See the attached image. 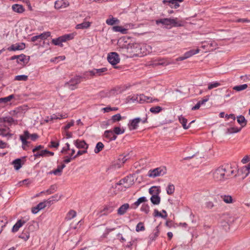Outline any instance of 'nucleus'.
<instances>
[{
    "mask_svg": "<svg viewBox=\"0 0 250 250\" xmlns=\"http://www.w3.org/2000/svg\"><path fill=\"white\" fill-rule=\"evenodd\" d=\"M73 34H65L62 36L59 37L56 39H53L52 40V43L55 45H59L61 47L63 46L62 43L65 42L74 38Z\"/></svg>",
    "mask_w": 250,
    "mask_h": 250,
    "instance_id": "nucleus-1",
    "label": "nucleus"
},
{
    "mask_svg": "<svg viewBox=\"0 0 250 250\" xmlns=\"http://www.w3.org/2000/svg\"><path fill=\"white\" fill-rule=\"evenodd\" d=\"M213 179L216 182H223L226 180L223 167L217 168L212 173Z\"/></svg>",
    "mask_w": 250,
    "mask_h": 250,
    "instance_id": "nucleus-2",
    "label": "nucleus"
},
{
    "mask_svg": "<svg viewBox=\"0 0 250 250\" xmlns=\"http://www.w3.org/2000/svg\"><path fill=\"white\" fill-rule=\"evenodd\" d=\"M167 173L166 167H159L150 170L148 171V176L150 177L155 178L158 176H163Z\"/></svg>",
    "mask_w": 250,
    "mask_h": 250,
    "instance_id": "nucleus-3",
    "label": "nucleus"
},
{
    "mask_svg": "<svg viewBox=\"0 0 250 250\" xmlns=\"http://www.w3.org/2000/svg\"><path fill=\"white\" fill-rule=\"evenodd\" d=\"M83 77L76 76L72 78L69 82L65 83L64 86L72 90H74L77 88V85L81 83V79Z\"/></svg>",
    "mask_w": 250,
    "mask_h": 250,
    "instance_id": "nucleus-4",
    "label": "nucleus"
},
{
    "mask_svg": "<svg viewBox=\"0 0 250 250\" xmlns=\"http://www.w3.org/2000/svg\"><path fill=\"white\" fill-rule=\"evenodd\" d=\"M222 167L225 173L226 180L229 179L231 177L236 176V169L233 168L229 166H222Z\"/></svg>",
    "mask_w": 250,
    "mask_h": 250,
    "instance_id": "nucleus-5",
    "label": "nucleus"
},
{
    "mask_svg": "<svg viewBox=\"0 0 250 250\" xmlns=\"http://www.w3.org/2000/svg\"><path fill=\"white\" fill-rule=\"evenodd\" d=\"M108 62L112 65H115L120 62L119 56L116 52H110L107 57Z\"/></svg>",
    "mask_w": 250,
    "mask_h": 250,
    "instance_id": "nucleus-6",
    "label": "nucleus"
},
{
    "mask_svg": "<svg viewBox=\"0 0 250 250\" xmlns=\"http://www.w3.org/2000/svg\"><path fill=\"white\" fill-rule=\"evenodd\" d=\"M107 70L106 67H103L100 69H94L92 70L87 71L84 74L86 76L89 75L90 76H100L103 73L106 72Z\"/></svg>",
    "mask_w": 250,
    "mask_h": 250,
    "instance_id": "nucleus-7",
    "label": "nucleus"
},
{
    "mask_svg": "<svg viewBox=\"0 0 250 250\" xmlns=\"http://www.w3.org/2000/svg\"><path fill=\"white\" fill-rule=\"evenodd\" d=\"M131 100L133 101H137L140 103H143L144 102L146 103H150V101L152 100V98L151 97L146 96L144 94H141L140 95H137L136 98L132 97Z\"/></svg>",
    "mask_w": 250,
    "mask_h": 250,
    "instance_id": "nucleus-8",
    "label": "nucleus"
},
{
    "mask_svg": "<svg viewBox=\"0 0 250 250\" xmlns=\"http://www.w3.org/2000/svg\"><path fill=\"white\" fill-rule=\"evenodd\" d=\"M66 117L65 115H62L60 114H53L50 116V117H47V118L44 120L45 123L49 124L54 123V121L58 119H61L62 118H65Z\"/></svg>",
    "mask_w": 250,
    "mask_h": 250,
    "instance_id": "nucleus-9",
    "label": "nucleus"
},
{
    "mask_svg": "<svg viewBox=\"0 0 250 250\" xmlns=\"http://www.w3.org/2000/svg\"><path fill=\"white\" fill-rule=\"evenodd\" d=\"M50 35L51 33L50 32H44L40 35L32 37L31 38V41L33 42H34L36 41L40 40V42H41V40L47 39L48 37H50Z\"/></svg>",
    "mask_w": 250,
    "mask_h": 250,
    "instance_id": "nucleus-10",
    "label": "nucleus"
},
{
    "mask_svg": "<svg viewBox=\"0 0 250 250\" xmlns=\"http://www.w3.org/2000/svg\"><path fill=\"white\" fill-rule=\"evenodd\" d=\"M243 126H227L226 129V134L229 135L237 133L241 130Z\"/></svg>",
    "mask_w": 250,
    "mask_h": 250,
    "instance_id": "nucleus-11",
    "label": "nucleus"
},
{
    "mask_svg": "<svg viewBox=\"0 0 250 250\" xmlns=\"http://www.w3.org/2000/svg\"><path fill=\"white\" fill-rule=\"evenodd\" d=\"M69 5V2L66 0H58L55 2V8L57 9L65 8Z\"/></svg>",
    "mask_w": 250,
    "mask_h": 250,
    "instance_id": "nucleus-12",
    "label": "nucleus"
},
{
    "mask_svg": "<svg viewBox=\"0 0 250 250\" xmlns=\"http://www.w3.org/2000/svg\"><path fill=\"white\" fill-rule=\"evenodd\" d=\"M147 118L141 119L137 117L135 119L130 120L127 125H137L138 124H144L147 123Z\"/></svg>",
    "mask_w": 250,
    "mask_h": 250,
    "instance_id": "nucleus-13",
    "label": "nucleus"
},
{
    "mask_svg": "<svg viewBox=\"0 0 250 250\" xmlns=\"http://www.w3.org/2000/svg\"><path fill=\"white\" fill-rule=\"evenodd\" d=\"M74 144L79 149L83 148L87 150L88 147V145L84 140H76L74 141Z\"/></svg>",
    "mask_w": 250,
    "mask_h": 250,
    "instance_id": "nucleus-14",
    "label": "nucleus"
},
{
    "mask_svg": "<svg viewBox=\"0 0 250 250\" xmlns=\"http://www.w3.org/2000/svg\"><path fill=\"white\" fill-rule=\"evenodd\" d=\"M25 45L24 43H16L12 44L8 49L9 51L21 50L25 48Z\"/></svg>",
    "mask_w": 250,
    "mask_h": 250,
    "instance_id": "nucleus-15",
    "label": "nucleus"
},
{
    "mask_svg": "<svg viewBox=\"0 0 250 250\" xmlns=\"http://www.w3.org/2000/svg\"><path fill=\"white\" fill-rule=\"evenodd\" d=\"M9 123L11 124H17V120H14L10 116L0 118V123Z\"/></svg>",
    "mask_w": 250,
    "mask_h": 250,
    "instance_id": "nucleus-16",
    "label": "nucleus"
},
{
    "mask_svg": "<svg viewBox=\"0 0 250 250\" xmlns=\"http://www.w3.org/2000/svg\"><path fill=\"white\" fill-rule=\"evenodd\" d=\"M46 207V205L45 202H41L38 204L36 207H34L32 208V212L33 214H36L38 213L40 210Z\"/></svg>",
    "mask_w": 250,
    "mask_h": 250,
    "instance_id": "nucleus-17",
    "label": "nucleus"
},
{
    "mask_svg": "<svg viewBox=\"0 0 250 250\" xmlns=\"http://www.w3.org/2000/svg\"><path fill=\"white\" fill-rule=\"evenodd\" d=\"M129 208V205L128 203H125L122 205L118 209L117 213L119 215H123L126 212L127 210Z\"/></svg>",
    "mask_w": 250,
    "mask_h": 250,
    "instance_id": "nucleus-18",
    "label": "nucleus"
},
{
    "mask_svg": "<svg viewBox=\"0 0 250 250\" xmlns=\"http://www.w3.org/2000/svg\"><path fill=\"white\" fill-rule=\"evenodd\" d=\"M104 136L105 138L108 139L110 141L115 140L117 138V136L115 134H114V132L112 130H106L104 131Z\"/></svg>",
    "mask_w": 250,
    "mask_h": 250,
    "instance_id": "nucleus-19",
    "label": "nucleus"
},
{
    "mask_svg": "<svg viewBox=\"0 0 250 250\" xmlns=\"http://www.w3.org/2000/svg\"><path fill=\"white\" fill-rule=\"evenodd\" d=\"M125 117H122L120 114H117L112 116L111 119L108 121V123L106 124L107 125L109 124H114L116 122L119 121L122 119H124Z\"/></svg>",
    "mask_w": 250,
    "mask_h": 250,
    "instance_id": "nucleus-20",
    "label": "nucleus"
},
{
    "mask_svg": "<svg viewBox=\"0 0 250 250\" xmlns=\"http://www.w3.org/2000/svg\"><path fill=\"white\" fill-rule=\"evenodd\" d=\"M26 222L24 220H19L13 226L12 231L13 232H16L18 231L19 229L22 227Z\"/></svg>",
    "mask_w": 250,
    "mask_h": 250,
    "instance_id": "nucleus-21",
    "label": "nucleus"
},
{
    "mask_svg": "<svg viewBox=\"0 0 250 250\" xmlns=\"http://www.w3.org/2000/svg\"><path fill=\"white\" fill-rule=\"evenodd\" d=\"M15 97L13 94L10 95L9 96L0 98V105L1 106H4V104L10 102L12 99Z\"/></svg>",
    "mask_w": 250,
    "mask_h": 250,
    "instance_id": "nucleus-22",
    "label": "nucleus"
},
{
    "mask_svg": "<svg viewBox=\"0 0 250 250\" xmlns=\"http://www.w3.org/2000/svg\"><path fill=\"white\" fill-rule=\"evenodd\" d=\"M129 178L128 176H126V177H125L124 178L120 180L119 182L118 183H117V185H124V188H129L132 185L131 182H130L129 183H127V181H128Z\"/></svg>",
    "mask_w": 250,
    "mask_h": 250,
    "instance_id": "nucleus-23",
    "label": "nucleus"
},
{
    "mask_svg": "<svg viewBox=\"0 0 250 250\" xmlns=\"http://www.w3.org/2000/svg\"><path fill=\"white\" fill-rule=\"evenodd\" d=\"M12 9L14 12L18 13H21L24 11V8L23 6L18 4L13 5Z\"/></svg>",
    "mask_w": 250,
    "mask_h": 250,
    "instance_id": "nucleus-24",
    "label": "nucleus"
},
{
    "mask_svg": "<svg viewBox=\"0 0 250 250\" xmlns=\"http://www.w3.org/2000/svg\"><path fill=\"white\" fill-rule=\"evenodd\" d=\"M11 114L17 118H20L23 116V111L20 108H18L11 111Z\"/></svg>",
    "mask_w": 250,
    "mask_h": 250,
    "instance_id": "nucleus-25",
    "label": "nucleus"
},
{
    "mask_svg": "<svg viewBox=\"0 0 250 250\" xmlns=\"http://www.w3.org/2000/svg\"><path fill=\"white\" fill-rule=\"evenodd\" d=\"M161 192L160 188L156 186H153L149 189V193L153 195H159Z\"/></svg>",
    "mask_w": 250,
    "mask_h": 250,
    "instance_id": "nucleus-26",
    "label": "nucleus"
},
{
    "mask_svg": "<svg viewBox=\"0 0 250 250\" xmlns=\"http://www.w3.org/2000/svg\"><path fill=\"white\" fill-rule=\"evenodd\" d=\"M29 58H30L29 56H26L24 54H21L19 55L18 63H20L21 62H23V63H27L29 62Z\"/></svg>",
    "mask_w": 250,
    "mask_h": 250,
    "instance_id": "nucleus-27",
    "label": "nucleus"
},
{
    "mask_svg": "<svg viewBox=\"0 0 250 250\" xmlns=\"http://www.w3.org/2000/svg\"><path fill=\"white\" fill-rule=\"evenodd\" d=\"M30 237V233L28 230L24 229L22 232L19 235V237L24 241H27Z\"/></svg>",
    "mask_w": 250,
    "mask_h": 250,
    "instance_id": "nucleus-28",
    "label": "nucleus"
},
{
    "mask_svg": "<svg viewBox=\"0 0 250 250\" xmlns=\"http://www.w3.org/2000/svg\"><path fill=\"white\" fill-rule=\"evenodd\" d=\"M170 18H164L156 21V23L159 24L161 23L163 25H170Z\"/></svg>",
    "mask_w": 250,
    "mask_h": 250,
    "instance_id": "nucleus-29",
    "label": "nucleus"
},
{
    "mask_svg": "<svg viewBox=\"0 0 250 250\" xmlns=\"http://www.w3.org/2000/svg\"><path fill=\"white\" fill-rule=\"evenodd\" d=\"M112 30L115 32H119L123 34H126L127 32V30L125 28H123L122 26H113Z\"/></svg>",
    "mask_w": 250,
    "mask_h": 250,
    "instance_id": "nucleus-30",
    "label": "nucleus"
},
{
    "mask_svg": "<svg viewBox=\"0 0 250 250\" xmlns=\"http://www.w3.org/2000/svg\"><path fill=\"white\" fill-rule=\"evenodd\" d=\"M178 19H170V25H172L174 27H180L183 25L182 21H178Z\"/></svg>",
    "mask_w": 250,
    "mask_h": 250,
    "instance_id": "nucleus-31",
    "label": "nucleus"
},
{
    "mask_svg": "<svg viewBox=\"0 0 250 250\" xmlns=\"http://www.w3.org/2000/svg\"><path fill=\"white\" fill-rule=\"evenodd\" d=\"M178 19H170V25H172L174 27H180L183 25L182 21H178Z\"/></svg>",
    "mask_w": 250,
    "mask_h": 250,
    "instance_id": "nucleus-32",
    "label": "nucleus"
},
{
    "mask_svg": "<svg viewBox=\"0 0 250 250\" xmlns=\"http://www.w3.org/2000/svg\"><path fill=\"white\" fill-rule=\"evenodd\" d=\"M161 200V198L159 195H153L150 198V201L154 205H158Z\"/></svg>",
    "mask_w": 250,
    "mask_h": 250,
    "instance_id": "nucleus-33",
    "label": "nucleus"
},
{
    "mask_svg": "<svg viewBox=\"0 0 250 250\" xmlns=\"http://www.w3.org/2000/svg\"><path fill=\"white\" fill-rule=\"evenodd\" d=\"M9 132L7 126H0V135L6 136L9 134Z\"/></svg>",
    "mask_w": 250,
    "mask_h": 250,
    "instance_id": "nucleus-34",
    "label": "nucleus"
},
{
    "mask_svg": "<svg viewBox=\"0 0 250 250\" xmlns=\"http://www.w3.org/2000/svg\"><path fill=\"white\" fill-rule=\"evenodd\" d=\"M159 234V226H157L153 230L152 234L150 235L149 237L151 240H155Z\"/></svg>",
    "mask_w": 250,
    "mask_h": 250,
    "instance_id": "nucleus-35",
    "label": "nucleus"
},
{
    "mask_svg": "<svg viewBox=\"0 0 250 250\" xmlns=\"http://www.w3.org/2000/svg\"><path fill=\"white\" fill-rule=\"evenodd\" d=\"M21 159L19 158L15 159L13 161L12 164L14 165V167L16 170H19L21 167Z\"/></svg>",
    "mask_w": 250,
    "mask_h": 250,
    "instance_id": "nucleus-36",
    "label": "nucleus"
},
{
    "mask_svg": "<svg viewBox=\"0 0 250 250\" xmlns=\"http://www.w3.org/2000/svg\"><path fill=\"white\" fill-rule=\"evenodd\" d=\"M119 22V20L113 17L111 18L108 19L106 21V23L108 25H113L115 24H118Z\"/></svg>",
    "mask_w": 250,
    "mask_h": 250,
    "instance_id": "nucleus-37",
    "label": "nucleus"
},
{
    "mask_svg": "<svg viewBox=\"0 0 250 250\" xmlns=\"http://www.w3.org/2000/svg\"><path fill=\"white\" fill-rule=\"evenodd\" d=\"M220 197L225 203L227 204L232 203V198L230 195H222L220 196Z\"/></svg>",
    "mask_w": 250,
    "mask_h": 250,
    "instance_id": "nucleus-38",
    "label": "nucleus"
},
{
    "mask_svg": "<svg viewBox=\"0 0 250 250\" xmlns=\"http://www.w3.org/2000/svg\"><path fill=\"white\" fill-rule=\"evenodd\" d=\"M199 52V49H196V50H190L187 52H186L184 55L187 59L191 57L193 55H195Z\"/></svg>",
    "mask_w": 250,
    "mask_h": 250,
    "instance_id": "nucleus-39",
    "label": "nucleus"
},
{
    "mask_svg": "<svg viewBox=\"0 0 250 250\" xmlns=\"http://www.w3.org/2000/svg\"><path fill=\"white\" fill-rule=\"evenodd\" d=\"M113 210V208L111 206H106L102 210L101 212L103 215H106L111 213Z\"/></svg>",
    "mask_w": 250,
    "mask_h": 250,
    "instance_id": "nucleus-40",
    "label": "nucleus"
},
{
    "mask_svg": "<svg viewBox=\"0 0 250 250\" xmlns=\"http://www.w3.org/2000/svg\"><path fill=\"white\" fill-rule=\"evenodd\" d=\"M90 22H83L82 23L78 24L76 25L77 29H85L87 28L90 26Z\"/></svg>",
    "mask_w": 250,
    "mask_h": 250,
    "instance_id": "nucleus-41",
    "label": "nucleus"
},
{
    "mask_svg": "<svg viewBox=\"0 0 250 250\" xmlns=\"http://www.w3.org/2000/svg\"><path fill=\"white\" fill-rule=\"evenodd\" d=\"M57 189V187L55 185H53L50 186V188L46 190V191H42L41 193H47L48 194H50L53 193L55 191H56Z\"/></svg>",
    "mask_w": 250,
    "mask_h": 250,
    "instance_id": "nucleus-42",
    "label": "nucleus"
},
{
    "mask_svg": "<svg viewBox=\"0 0 250 250\" xmlns=\"http://www.w3.org/2000/svg\"><path fill=\"white\" fill-rule=\"evenodd\" d=\"M175 191V187L173 184H168L167 188V193L168 195L172 194Z\"/></svg>",
    "mask_w": 250,
    "mask_h": 250,
    "instance_id": "nucleus-43",
    "label": "nucleus"
},
{
    "mask_svg": "<svg viewBox=\"0 0 250 250\" xmlns=\"http://www.w3.org/2000/svg\"><path fill=\"white\" fill-rule=\"evenodd\" d=\"M206 46H207V47H209V48L212 47V48H210V49L211 50H212L215 49H216L217 48V44L214 41H211V42H210L208 43L206 45ZM205 46H206V45L202 46V47L203 48H205Z\"/></svg>",
    "mask_w": 250,
    "mask_h": 250,
    "instance_id": "nucleus-44",
    "label": "nucleus"
},
{
    "mask_svg": "<svg viewBox=\"0 0 250 250\" xmlns=\"http://www.w3.org/2000/svg\"><path fill=\"white\" fill-rule=\"evenodd\" d=\"M104 147V145L102 142H98L97 144L96 147L94 149L95 153H98L99 152L102 151V150L103 149Z\"/></svg>",
    "mask_w": 250,
    "mask_h": 250,
    "instance_id": "nucleus-45",
    "label": "nucleus"
},
{
    "mask_svg": "<svg viewBox=\"0 0 250 250\" xmlns=\"http://www.w3.org/2000/svg\"><path fill=\"white\" fill-rule=\"evenodd\" d=\"M248 87L247 84H243L241 85H236L233 87V89L237 91H240L246 89Z\"/></svg>",
    "mask_w": 250,
    "mask_h": 250,
    "instance_id": "nucleus-46",
    "label": "nucleus"
},
{
    "mask_svg": "<svg viewBox=\"0 0 250 250\" xmlns=\"http://www.w3.org/2000/svg\"><path fill=\"white\" fill-rule=\"evenodd\" d=\"M112 131L114 132V134L119 135L124 133L125 132V129L121 128L120 126H116L114 127Z\"/></svg>",
    "mask_w": 250,
    "mask_h": 250,
    "instance_id": "nucleus-47",
    "label": "nucleus"
},
{
    "mask_svg": "<svg viewBox=\"0 0 250 250\" xmlns=\"http://www.w3.org/2000/svg\"><path fill=\"white\" fill-rule=\"evenodd\" d=\"M163 2L164 3L168 2L169 3L171 4L174 5L173 7L175 9L178 8L180 6L179 4L177 1H176V0H164L163 1Z\"/></svg>",
    "mask_w": 250,
    "mask_h": 250,
    "instance_id": "nucleus-48",
    "label": "nucleus"
},
{
    "mask_svg": "<svg viewBox=\"0 0 250 250\" xmlns=\"http://www.w3.org/2000/svg\"><path fill=\"white\" fill-rule=\"evenodd\" d=\"M76 216V212L74 210H70L67 214L66 218L67 220H71Z\"/></svg>",
    "mask_w": 250,
    "mask_h": 250,
    "instance_id": "nucleus-49",
    "label": "nucleus"
},
{
    "mask_svg": "<svg viewBox=\"0 0 250 250\" xmlns=\"http://www.w3.org/2000/svg\"><path fill=\"white\" fill-rule=\"evenodd\" d=\"M71 126H64L63 127V131L65 133L66 138L67 139L70 138L72 137V134L70 132H68V130Z\"/></svg>",
    "mask_w": 250,
    "mask_h": 250,
    "instance_id": "nucleus-50",
    "label": "nucleus"
},
{
    "mask_svg": "<svg viewBox=\"0 0 250 250\" xmlns=\"http://www.w3.org/2000/svg\"><path fill=\"white\" fill-rule=\"evenodd\" d=\"M146 201H147L146 197L143 196L138 198V200L134 203V205L136 206V207H137L141 203L145 202Z\"/></svg>",
    "mask_w": 250,
    "mask_h": 250,
    "instance_id": "nucleus-51",
    "label": "nucleus"
},
{
    "mask_svg": "<svg viewBox=\"0 0 250 250\" xmlns=\"http://www.w3.org/2000/svg\"><path fill=\"white\" fill-rule=\"evenodd\" d=\"M162 110V108L159 106H154L150 108L149 111L153 113H158Z\"/></svg>",
    "mask_w": 250,
    "mask_h": 250,
    "instance_id": "nucleus-52",
    "label": "nucleus"
},
{
    "mask_svg": "<svg viewBox=\"0 0 250 250\" xmlns=\"http://www.w3.org/2000/svg\"><path fill=\"white\" fill-rule=\"evenodd\" d=\"M28 79V76L25 75H17L15 77V80L16 81H26Z\"/></svg>",
    "mask_w": 250,
    "mask_h": 250,
    "instance_id": "nucleus-53",
    "label": "nucleus"
},
{
    "mask_svg": "<svg viewBox=\"0 0 250 250\" xmlns=\"http://www.w3.org/2000/svg\"><path fill=\"white\" fill-rule=\"evenodd\" d=\"M145 230V227L144 225V223L142 222H139L136 227V231L139 232L141 231H144Z\"/></svg>",
    "mask_w": 250,
    "mask_h": 250,
    "instance_id": "nucleus-54",
    "label": "nucleus"
},
{
    "mask_svg": "<svg viewBox=\"0 0 250 250\" xmlns=\"http://www.w3.org/2000/svg\"><path fill=\"white\" fill-rule=\"evenodd\" d=\"M237 121L239 124H244L245 125H246L247 124V120L245 119L244 116L242 115L238 116L237 117Z\"/></svg>",
    "mask_w": 250,
    "mask_h": 250,
    "instance_id": "nucleus-55",
    "label": "nucleus"
},
{
    "mask_svg": "<svg viewBox=\"0 0 250 250\" xmlns=\"http://www.w3.org/2000/svg\"><path fill=\"white\" fill-rule=\"evenodd\" d=\"M220 85H221V83L217 82L213 83H209L208 84V89L210 90L213 88L217 87Z\"/></svg>",
    "mask_w": 250,
    "mask_h": 250,
    "instance_id": "nucleus-56",
    "label": "nucleus"
},
{
    "mask_svg": "<svg viewBox=\"0 0 250 250\" xmlns=\"http://www.w3.org/2000/svg\"><path fill=\"white\" fill-rule=\"evenodd\" d=\"M141 210L148 214L149 211V206L147 204H143L141 208Z\"/></svg>",
    "mask_w": 250,
    "mask_h": 250,
    "instance_id": "nucleus-57",
    "label": "nucleus"
},
{
    "mask_svg": "<svg viewBox=\"0 0 250 250\" xmlns=\"http://www.w3.org/2000/svg\"><path fill=\"white\" fill-rule=\"evenodd\" d=\"M153 215L154 217H160L164 219L167 218V215H164L156 209H154Z\"/></svg>",
    "mask_w": 250,
    "mask_h": 250,
    "instance_id": "nucleus-58",
    "label": "nucleus"
},
{
    "mask_svg": "<svg viewBox=\"0 0 250 250\" xmlns=\"http://www.w3.org/2000/svg\"><path fill=\"white\" fill-rule=\"evenodd\" d=\"M129 154H127L125 156H120L119 160L122 162L123 163H125L127 160L130 159Z\"/></svg>",
    "mask_w": 250,
    "mask_h": 250,
    "instance_id": "nucleus-59",
    "label": "nucleus"
},
{
    "mask_svg": "<svg viewBox=\"0 0 250 250\" xmlns=\"http://www.w3.org/2000/svg\"><path fill=\"white\" fill-rule=\"evenodd\" d=\"M245 168H246V167L244 166L238 170V172H241L242 174H244V176H243L244 178L247 177L249 175V172L248 171V170L246 169V170H245Z\"/></svg>",
    "mask_w": 250,
    "mask_h": 250,
    "instance_id": "nucleus-60",
    "label": "nucleus"
},
{
    "mask_svg": "<svg viewBox=\"0 0 250 250\" xmlns=\"http://www.w3.org/2000/svg\"><path fill=\"white\" fill-rule=\"evenodd\" d=\"M44 150H41L40 152H37V153L34 154V156L36 158H38L41 156H42V157L45 156L46 155V153H45V152H44Z\"/></svg>",
    "mask_w": 250,
    "mask_h": 250,
    "instance_id": "nucleus-61",
    "label": "nucleus"
},
{
    "mask_svg": "<svg viewBox=\"0 0 250 250\" xmlns=\"http://www.w3.org/2000/svg\"><path fill=\"white\" fill-rule=\"evenodd\" d=\"M31 134L28 131L25 130L22 135H20V136H22L23 138H25L26 140L30 138Z\"/></svg>",
    "mask_w": 250,
    "mask_h": 250,
    "instance_id": "nucleus-62",
    "label": "nucleus"
},
{
    "mask_svg": "<svg viewBox=\"0 0 250 250\" xmlns=\"http://www.w3.org/2000/svg\"><path fill=\"white\" fill-rule=\"evenodd\" d=\"M179 120L180 123L182 124V125H186L187 123V119H186L184 117L182 116H180L179 117Z\"/></svg>",
    "mask_w": 250,
    "mask_h": 250,
    "instance_id": "nucleus-63",
    "label": "nucleus"
},
{
    "mask_svg": "<svg viewBox=\"0 0 250 250\" xmlns=\"http://www.w3.org/2000/svg\"><path fill=\"white\" fill-rule=\"evenodd\" d=\"M59 146V142H55L54 141H52L50 142V145L49 146V147L58 148Z\"/></svg>",
    "mask_w": 250,
    "mask_h": 250,
    "instance_id": "nucleus-64",
    "label": "nucleus"
}]
</instances>
